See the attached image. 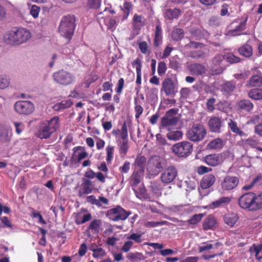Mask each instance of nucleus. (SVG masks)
<instances>
[{"label": "nucleus", "instance_id": "38", "mask_svg": "<svg viewBox=\"0 0 262 262\" xmlns=\"http://www.w3.org/2000/svg\"><path fill=\"white\" fill-rule=\"evenodd\" d=\"M135 111L136 112L135 117L138 119L142 114L143 108L141 106V102L138 100L137 98L134 99Z\"/></svg>", "mask_w": 262, "mask_h": 262}, {"label": "nucleus", "instance_id": "49", "mask_svg": "<svg viewBox=\"0 0 262 262\" xmlns=\"http://www.w3.org/2000/svg\"><path fill=\"white\" fill-rule=\"evenodd\" d=\"M101 224L102 222L100 220H94L91 223L89 229L94 230L95 231H98Z\"/></svg>", "mask_w": 262, "mask_h": 262}, {"label": "nucleus", "instance_id": "5", "mask_svg": "<svg viewBox=\"0 0 262 262\" xmlns=\"http://www.w3.org/2000/svg\"><path fill=\"white\" fill-rule=\"evenodd\" d=\"M164 164L163 158L158 156H152L147 162V171L150 175L157 176L163 169Z\"/></svg>", "mask_w": 262, "mask_h": 262}, {"label": "nucleus", "instance_id": "2", "mask_svg": "<svg viewBox=\"0 0 262 262\" xmlns=\"http://www.w3.org/2000/svg\"><path fill=\"white\" fill-rule=\"evenodd\" d=\"M59 126L58 117H54L50 120L43 121L39 125L38 136L41 139L49 138L51 134L58 128Z\"/></svg>", "mask_w": 262, "mask_h": 262}, {"label": "nucleus", "instance_id": "3", "mask_svg": "<svg viewBox=\"0 0 262 262\" xmlns=\"http://www.w3.org/2000/svg\"><path fill=\"white\" fill-rule=\"evenodd\" d=\"M75 18L74 16L67 15L63 17L60 21L58 31L60 35L69 41L73 34L75 27Z\"/></svg>", "mask_w": 262, "mask_h": 262}, {"label": "nucleus", "instance_id": "36", "mask_svg": "<svg viewBox=\"0 0 262 262\" xmlns=\"http://www.w3.org/2000/svg\"><path fill=\"white\" fill-rule=\"evenodd\" d=\"M72 104V102L70 99L64 100L55 104L54 106V109L55 111H59L70 107Z\"/></svg>", "mask_w": 262, "mask_h": 262}, {"label": "nucleus", "instance_id": "16", "mask_svg": "<svg viewBox=\"0 0 262 262\" xmlns=\"http://www.w3.org/2000/svg\"><path fill=\"white\" fill-rule=\"evenodd\" d=\"M246 20L243 21L238 20L233 21L229 26V32L232 34V35H239L241 31L245 29Z\"/></svg>", "mask_w": 262, "mask_h": 262}, {"label": "nucleus", "instance_id": "54", "mask_svg": "<svg viewBox=\"0 0 262 262\" xmlns=\"http://www.w3.org/2000/svg\"><path fill=\"white\" fill-rule=\"evenodd\" d=\"M133 5L130 3L129 2H125L123 5V8L121 9L123 11L124 13V18L127 17L129 15V11L132 9Z\"/></svg>", "mask_w": 262, "mask_h": 262}, {"label": "nucleus", "instance_id": "17", "mask_svg": "<svg viewBox=\"0 0 262 262\" xmlns=\"http://www.w3.org/2000/svg\"><path fill=\"white\" fill-rule=\"evenodd\" d=\"M206 163L211 166H216L223 161V157L220 154H212L205 157Z\"/></svg>", "mask_w": 262, "mask_h": 262}, {"label": "nucleus", "instance_id": "24", "mask_svg": "<svg viewBox=\"0 0 262 262\" xmlns=\"http://www.w3.org/2000/svg\"><path fill=\"white\" fill-rule=\"evenodd\" d=\"M163 36L162 30L160 25H158L156 27L155 36L154 39V45L155 47H158L162 43Z\"/></svg>", "mask_w": 262, "mask_h": 262}, {"label": "nucleus", "instance_id": "14", "mask_svg": "<svg viewBox=\"0 0 262 262\" xmlns=\"http://www.w3.org/2000/svg\"><path fill=\"white\" fill-rule=\"evenodd\" d=\"M161 90L166 96H174L178 92L173 81L170 78H167L163 80Z\"/></svg>", "mask_w": 262, "mask_h": 262}, {"label": "nucleus", "instance_id": "46", "mask_svg": "<svg viewBox=\"0 0 262 262\" xmlns=\"http://www.w3.org/2000/svg\"><path fill=\"white\" fill-rule=\"evenodd\" d=\"M255 210L262 208V192L258 195L254 193Z\"/></svg>", "mask_w": 262, "mask_h": 262}, {"label": "nucleus", "instance_id": "26", "mask_svg": "<svg viewBox=\"0 0 262 262\" xmlns=\"http://www.w3.org/2000/svg\"><path fill=\"white\" fill-rule=\"evenodd\" d=\"M237 106L240 110L250 112L253 108V103L249 100H242L237 103Z\"/></svg>", "mask_w": 262, "mask_h": 262}, {"label": "nucleus", "instance_id": "42", "mask_svg": "<svg viewBox=\"0 0 262 262\" xmlns=\"http://www.w3.org/2000/svg\"><path fill=\"white\" fill-rule=\"evenodd\" d=\"M182 133L181 131L177 130L169 133L167 136L168 138L171 140H178L182 137Z\"/></svg>", "mask_w": 262, "mask_h": 262}, {"label": "nucleus", "instance_id": "61", "mask_svg": "<svg viewBox=\"0 0 262 262\" xmlns=\"http://www.w3.org/2000/svg\"><path fill=\"white\" fill-rule=\"evenodd\" d=\"M253 250L254 252L255 253V256L258 259L260 260L262 258V256L258 257V255L259 252L262 250V244L259 245L258 246L253 245L252 248H251V250Z\"/></svg>", "mask_w": 262, "mask_h": 262}, {"label": "nucleus", "instance_id": "6", "mask_svg": "<svg viewBox=\"0 0 262 262\" xmlns=\"http://www.w3.org/2000/svg\"><path fill=\"white\" fill-rule=\"evenodd\" d=\"M54 80L57 83L63 85H69L75 80L74 75L71 73L64 70L55 72L53 75Z\"/></svg>", "mask_w": 262, "mask_h": 262}, {"label": "nucleus", "instance_id": "13", "mask_svg": "<svg viewBox=\"0 0 262 262\" xmlns=\"http://www.w3.org/2000/svg\"><path fill=\"white\" fill-rule=\"evenodd\" d=\"M177 111L175 109L172 108L167 111L165 115L161 119V125L163 127H167L170 125H174L178 121V118L174 116Z\"/></svg>", "mask_w": 262, "mask_h": 262}, {"label": "nucleus", "instance_id": "48", "mask_svg": "<svg viewBox=\"0 0 262 262\" xmlns=\"http://www.w3.org/2000/svg\"><path fill=\"white\" fill-rule=\"evenodd\" d=\"M235 88V84L232 81L226 82L223 85V90L227 93H230L233 91Z\"/></svg>", "mask_w": 262, "mask_h": 262}, {"label": "nucleus", "instance_id": "30", "mask_svg": "<svg viewBox=\"0 0 262 262\" xmlns=\"http://www.w3.org/2000/svg\"><path fill=\"white\" fill-rule=\"evenodd\" d=\"M248 96L252 99L259 100L262 99V89H253L248 93Z\"/></svg>", "mask_w": 262, "mask_h": 262}, {"label": "nucleus", "instance_id": "41", "mask_svg": "<svg viewBox=\"0 0 262 262\" xmlns=\"http://www.w3.org/2000/svg\"><path fill=\"white\" fill-rule=\"evenodd\" d=\"M90 249L93 252V256L96 258H102L106 255V252L101 248L96 249L91 248Z\"/></svg>", "mask_w": 262, "mask_h": 262}, {"label": "nucleus", "instance_id": "20", "mask_svg": "<svg viewBox=\"0 0 262 262\" xmlns=\"http://www.w3.org/2000/svg\"><path fill=\"white\" fill-rule=\"evenodd\" d=\"M146 159L144 156H138L134 164V170L144 172Z\"/></svg>", "mask_w": 262, "mask_h": 262}, {"label": "nucleus", "instance_id": "8", "mask_svg": "<svg viewBox=\"0 0 262 262\" xmlns=\"http://www.w3.org/2000/svg\"><path fill=\"white\" fill-rule=\"evenodd\" d=\"M254 193L248 192L242 195L238 199L239 206L250 211H255Z\"/></svg>", "mask_w": 262, "mask_h": 262}, {"label": "nucleus", "instance_id": "44", "mask_svg": "<svg viewBox=\"0 0 262 262\" xmlns=\"http://www.w3.org/2000/svg\"><path fill=\"white\" fill-rule=\"evenodd\" d=\"M183 185L186 187V191H189L193 190L196 187V183L194 180L188 179L184 182Z\"/></svg>", "mask_w": 262, "mask_h": 262}, {"label": "nucleus", "instance_id": "53", "mask_svg": "<svg viewBox=\"0 0 262 262\" xmlns=\"http://www.w3.org/2000/svg\"><path fill=\"white\" fill-rule=\"evenodd\" d=\"M128 140H123L120 145V152L121 154L125 155L128 149Z\"/></svg>", "mask_w": 262, "mask_h": 262}, {"label": "nucleus", "instance_id": "27", "mask_svg": "<svg viewBox=\"0 0 262 262\" xmlns=\"http://www.w3.org/2000/svg\"><path fill=\"white\" fill-rule=\"evenodd\" d=\"M248 87H259L262 85V76L255 75L252 76L248 81Z\"/></svg>", "mask_w": 262, "mask_h": 262}, {"label": "nucleus", "instance_id": "9", "mask_svg": "<svg viewBox=\"0 0 262 262\" xmlns=\"http://www.w3.org/2000/svg\"><path fill=\"white\" fill-rule=\"evenodd\" d=\"M225 56L222 54L216 55L212 59L210 66L213 74H220L226 69Z\"/></svg>", "mask_w": 262, "mask_h": 262}, {"label": "nucleus", "instance_id": "21", "mask_svg": "<svg viewBox=\"0 0 262 262\" xmlns=\"http://www.w3.org/2000/svg\"><path fill=\"white\" fill-rule=\"evenodd\" d=\"M216 225V220L215 218L211 215L206 217L203 224V229L204 230H212L215 228Z\"/></svg>", "mask_w": 262, "mask_h": 262}, {"label": "nucleus", "instance_id": "23", "mask_svg": "<svg viewBox=\"0 0 262 262\" xmlns=\"http://www.w3.org/2000/svg\"><path fill=\"white\" fill-rule=\"evenodd\" d=\"M208 124L211 131L216 133L220 132L222 122L219 118L216 117L211 118L209 121Z\"/></svg>", "mask_w": 262, "mask_h": 262}, {"label": "nucleus", "instance_id": "4", "mask_svg": "<svg viewBox=\"0 0 262 262\" xmlns=\"http://www.w3.org/2000/svg\"><path fill=\"white\" fill-rule=\"evenodd\" d=\"M207 134L203 125L194 124L187 133V138L193 142H199L204 139Z\"/></svg>", "mask_w": 262, "mask_h": 262}, {"label": "nucleus", "instance_id": "63", "mask_svg": "<svg viewBox=\"0 0 262 262\" xmlns=\"http://www.w3.org/2000/svg\"><path fill=\"white\" fill-rule=\"evenodd\" d=\"M14 125L15 128L16 132L18 135L21 134L25 128L24 125L19 122H14Z\"/></svg>", "mask_w": 262, "mask_h": 262}, {"label": "nucleus", "instance_id": "7", "mask_svg": "<svg viewBox=\"0 0 262 262\" xmlns=\"http://www.w3.org/2000/svg\"><path fill=\"white\" fill-rule=\"evenodd\" d=\"M192 144L188 141H182L178 143L172 147V151L180 157H187L192 152Z\"/></svg>", "mask_w": 262, "mask_h": 262}, {"label": "nucleus", "instance_id": "31", "mask_svg": "<svg viewBox=\"0 0 262 262\" xmlns=\"http://www.w3.org/2000/svg\"><path fill=\"white\" fill-rule=\"evenodd\" d=\"M223 141L220 138H216L210 141L207 145L208 149H221L223 146Z\"/></svg>", "mask_w": 262, "mask_h": 262}, {"label": "nucleus", "instance_id": "1", "mask_svg": "<svg viewBox=\"0 0 262 262\" xmlns=\"http://www.w3.org/2000/svg\"><path fill=\"white\" fill-rule=\"evenodd\" d=\"M31 37L30 31L25 28H21L16 31H11L5 34L4 40L10 45H20L29 40Z\"/></svg>", "mask_w": 262, "mask_h": 262}, {"label": "nucleus", "instance_id": "12", "mask_svg": "<svg viewBox=\"0 0 262 262\" xmlns=\"http://www.w3.org/2000/svg\"><path fill=\"white\" fill-rule=\"evenodd\" d=\"M108 212L112 215L110 219L113 221L125 220L130 214V212H127L120 206L111 209Z\"/></svg>", "mask_w": 262, "mask_h": 262}, {"label": "nucleus", "instance_id": "57", "mask_svg": "<svg viewBox=\"0 0 262 262\" xmlns=\"http://www.w3.org/2000/svg\"><path fill=\"white\" fill-rule=\"evenodd\" d=\"M40 10L39 7L36 5H33L31 8L30 13L34 18H36L38 17Z\"/></svg>", "mask_w": 262, "mask_h": 262}, {"label": "nucleus", "instance_id": "29", "mask_svg": "<svg viewBox=\"0 0 262 262\" xmlns=\"http://www.w3.org/2000/svg\"><path fill=\"white\" fill-rule=\"evenodd\" d=\"M224 220L225 224L231 227L236 223L238 216L235 213H229L225 215Z\"/></svg>", "mask_w": 262, "mask_h": 262}, {"label": "nucleus", "instance_id": "40", "mask_svg": "<svg viewBox=\"0 0 262 262\" xmlns=\"http://www.w3.org/2000/svg\"><path fill=\"white\" fill-rule=\"evenodd\" d=\"M9 84V77L5 75H0V89L3 90L7 88Z\"/></svg>", "mask_w": 262, "mask_h": 262}, {"label": "nucleus", "instance_id": "47", "mask_svg": "<svg viewBox=\"0 0 262 262\" xmlns=\"http://www.w3.org/2000/svg\"><path fill=\"white\" fill-rule=\"evenodd\" d=\"M143 256L142 253L139 252L129 253L126 255L127 258L131 261H136L137 259H142Z\"/></svg>", "mask_w": 262, "mask_h": 262}, {"label": "nucleus", "instance_id": "18", "mask_svg": "<svg viewBox=\"0 0 262 262\" xmlns=\"http://www.w3.org/2000/svg\"><path fill=\"white\" fill-rule=\"evenodd\" d=\"M188 70L192 74L197 76L205 74L207 71L205 66L199 63L190 64L188 67Z\"/></svg>", "mask_w": 262, "mask_h": 262}, {"label": "nucleus", "instance_id": "39", "mask_svg": "<svg viewBox=\"0 0 262 262\" xmlns=\"http://www.w3.org/2000/svg\"><path fill=\"white\" fill-rule=\"evenodd\" d=\"M183 36H184V31L182 29H180V28L174 29L172 31V32L171 33V38L174 40H176V41L181 39L183 37Z\"/></svg>", "mask_w": 262, "mask_h": 262}, {"label": "nucleus", "instance_id": "50", "mask_svg": "<svg viewBox=\"0 0 262 262\" xmlns=\"http://www.w3.org/2000/svg\"><path fill=\"white\" fill-rule=\"evenodd\" d=\"M114 151V147L112 145H108L106 148V161L111 162L113 158Z\"/></svg>", "mask_w": 262, "mask_h": 262}, {"label": "nucleus", "instance_id": "32", "mask_svg": "<svg viewBox=\"0 0 262 262\" xmlns=\"http://www.w3.org/2000/svg\"><path fill=\"white\" fill-rule=\"evenodd\" d=\"M238 52L245 57H250L252 55V48L249 45H245L238 49Z\"/></svg>", "mask_w": 262, "mask_h": 262}, {"label": "nucleus", "instance_id": "11", "mask_svg": "<svg viewBox=\"0 0 262 262\" xmlns=\"http://www.w3.org/2000/svg\"><path fill=\"white\" fill-rule=\"evenodd\" d=\"M178 176V170L173 166L165 168L161 174V181L164 184H169L173 181Z\"/></svg>", "mask_w": 262, "mask_h": 262}, {"label": "nucleus", "instance_id": "43", "mask_svg": "<svg viewBox=\"0 0 262 262\" xmlns=\"http://www.w3.org/2000/svg\"><path fill=\"white\" fill-rule=\"evenodd\" d=\"M104 22L109 29H114L116 27V21L113 17L107 16L105 17Z\"/></svg>", "mask_w": 262, "mask_h": 262}, {"label": "nucleus", "instance_id": "15", "mask_svg": "<svg viewBox=\"0 0 262 262\" xmlns=\"http://www.w3.org/2000/svg\"><path fill=\"white\" fill-rule=\"evenodd\" d=\"M239 183L237 177L227 176L221 182L222 188L225 190H231L235 188Z\"/></svg>", "mask_w": 262, "mask_h": 262}, {"label": "nucleus", "instance_id": "22", "mask_svg": "<svg viewBox=\"0 0 262 262\" xmlns=\"http://www.w3.org/2000/svg\"><path fill=\"white\" fill-rule=\"evenodd\" d=\"M215 178L214 176L209 174L205 176L201 182V186L204 189H207L211 187L214 183Z\"/></svg>", "mask_w": 262, "mask_h": 262}, {"label": "nucleus", "instance_id": "35", "mask_svg": "<svg viewBox=\"0 0 262 262\" xmlns=\"http://www.w3.org/2000/svg\"><path fill=\"white\" fill-rule=\"evenodd\" d=\"M133 190L136 196L140 200L145 199L147 196L146 190L144 188L142 187V185L139 187H134L133 188Z\"/></svg>", "mask_w": 262, "mask_h": 262}, {"label": "nucleus", "instance_id": "59", "mask_svg": "<svg viewBox=\"0 0 262 262\" xmlns=\"http://www.w3.org/2000/svg\"><path fill=\"white\" fill-rule=\"evenodd\" d=\"M213 247V245L211 244H208L206 243H202V245L200 246L199 247V252L201 253L204 251L212 249Z\"/></svg>", "mask_w": 262, "mask_h": 262}, {"label": "nucleus", "instance_id": "55", "mask_svg": "<svg viewBox=\"0 0 262 262\" xmlns=\"http://www.w3.org/2000/svg\"><path fill=\"white\" fill-rule=\"evenodd\" d=\"M86 201L91 204L95 205L98 207H100L102 205V204L99 202V200L97 199L94 195H90L87 196Z\"/></svg>", "mask_w": 262, "mask_h": 262}, {"label": "nucleus", "instance_id": "10", "mask_svg": "<svg viewBox=\"0 0 262 262\" xmlns=\"http://www.w3.org/2000/svg\"><path fill=\"white\" fill-rule=\"evenodd\" d=\"M14 106L16 112L20 115H29L34 111V105L30 101H18Z\"/></svg>", "mask_w": 262, "mask_h": 262}, {"label": "nucleus", "instance_id": "37", "mask_svg": "<svg viewBox=\"0 0 262 262\" xmlns=\"http://www.w3.org/2000/svg\"><path fill=\"white\" fill-rule=\"evenodd\" d=\"M11 137L8 130L0 127V142L7 143L10 140Z\"/></svg>", "mask_w": 262, "mask_h": 262}, {"label": "nucleus", "instance_id": "51", "mask_svg": "<svg viewBox=\"0 0 262 262\" xmlns=\"http://www.w3.org/2000/svg\"><path fill=\"white\" fill-rule=\"evenodd\" d=\"M224 56L225 60L229 62L230 63H237L240 61V58L239 57L234 56L232 53H228Z\"/></svg>", "mask_w": 262, "mask_h": 262}, {"label": "nucleus", "instance_id": "34", "mask_svg": "<svg viewBox=\"0 0 262 262\" xmlns=\"http://www.w3.org/2000/svg\"><path fill=\"white\" fill-rule=\"evenodd\" d=\"M228 126L233 133L241 137L246 136V134L238 128L237 123L235 121L230 120V122L228 123Z\"/></svg>", "mask_w": 262, "mask_h": 262}, {"label": "nucleus", "instance_id": "25", "mask_svg": "<svg viewBox=\"0 0 262 262\" xmlns=\"http://www.w3.org/2000/svg\"><path fill=\"white\" fill-rule=\"evenodd\" d=\"M92 182L89 180H84L82 184V188L78 191V195L80 196L84 194H89L92 192L91 186Z\"/></svg>", "mask_w": 262, "mask_h": 262}, {"label": "nucleus", "instance_id": "62", "mask_svg": "<svg viewBox=\"0 0 262 262\" xmlns=\"http://www.w3.org/2000/svg\"><path fill=\"white\" fill-rule=\"evenodd\" d=\"M209 25L212 27L218 26L220 25V20L218 17L212 16L209 20Z\"/></svg>", "mask_w": 262, "mask_h": 262}, {"label": "nucleus", "instance_id": "56", "mask_svg": "<svg viewBox=\"0 0 262 262\" xmlns=\"http://www.w3.org/2000/svg\"><path fill=\"white\" fill-rule=\"evenodd\" d=\"M133 20L137 25L142 26L144 24L145 19L141 15L135 14L133 17Z\"/></svg>", "mask_w": 262, "mask_h": 262}, {"label": "nucleus", "instance_id": "19", "mask_svg": "<svg viewBox=\"0 0 262 262\" xmlns=\"http://www.w3.org/2000/svg\"><path fill=\"white\" fill-rule=\"evenodd\" d=\"M181 11L179 9H166L163 10V16L164 18L168 20H173L178 19L181 15Z\"/></svg>", "mask_w": 262, "mask_h": 262}, {"label": "nucleus", "instance_id": "28", "mask_svg": "<svg viewBox=\"0 0 262 262\" xmlns=\"http://www.w3.org/2000/svg\"><path fill=\"white\" fill-rule=\"evenodd\" d=\"M143 173V172L134 170L130 178V185L132 188L137 187V185L140 183Z\"/></svg>", "mask_w": 262, "mask_h": 262}, {"label": "nucleus", "instance_id": "58", "mask_svg": "<svg viewBox=\"0 0 262 262\" xmlns=\"http://www.w3.org/2000/svg\"><path fill=\"white\" fill-rule=\"evenodd\" d=\"M127 239L129 240H134L137 243L141 242V235L137 233H133L127 237Z\"/></svg>", "mask_w": 262, "mask_h": 262}, {"label": "nucleus", "instance_id": "45", "mask_svg": "<svg viewBox=\"0 0 262 262\" xmlns=\"http://www.w3.org/2000/svg\"><path fill=\"white\" fill-rule=\"evenodd\" d=\"M216 99L213 97L209 98L206 102V110L209 112H213L215 110L214 103Z\"/></svg>", "mask_w": 262, "mask_h": 262}, {"label": "nucleus", "instance_id": "60", "mask_svg": "<svg viewBox=\"0 0 262 262\" xmlns=\"http://www.w3.org/2000/svg\"><path fill=\"white\" fill-rule=\"evenodd\" d=\"M121 138L122 140H127L128 133H127V128L126 126V123L124 122L122 125L121 132Z\"/></svg>", "mask_w": 262, "mask_h": 262}, {"label": "nucleus", "instance_id": "33", "mask_svg": "<svg viewBox=\"0 0 262 262\" xmlns=\"http://www.w3.org/2000/svg\"><path fill=\"white\" fill-rule=\"evenodd\" d=\"M230 201V199L228 197H222L218 200L213 202L210 204V207L212 209L223 206L228 204Z\"/></svg>", "mask_w": 262, "mask_h": 262}, {"label": "nucleus", "instance_id": "52", "mask_svg": "<svg viewBox=\"0 0 262 262\" xmlns=\"http://www.w3.org/2000/svg\"><path fill=\"white\" fill-rule=\"evenodd\" d=\"M203 216L204 214L203 213L194 214L188 220V222L190 224H196L201 221Z\"/></svg>", "mask_w": 262, "mask_h": 262}, {"label": "nucleus", "instance_id": "64", "mask_svg": "<svg viewBox=\"0 0 262 262\" xmlns=\"http://www.w3.org/2000/svg\"><path fill=\"white\" fill-rule=\"evenodd\" d=\"M133 242L130 241L125 242L121 248V250L124 252H127L131 249Z\"/></svg>", "mask_w": 262, "mask_h": 262}]
</instances>
